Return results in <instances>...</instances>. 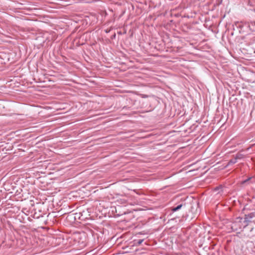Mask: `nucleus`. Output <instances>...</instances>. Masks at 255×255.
I'll return each mask as SVG.
<instances>
[{
	"label": "nucleus",
	"mask_w": 255,
	"mask_h": 255,
	"mask_svg": "<svg viewBox=\"0 0 255 255\" xmlns=\"http://www.w3.org/2000/svg\"><path fill=\"white\" fill-rule=\"evenodd\" d=\"M249 29L252 32H255V23L250 25L242 22H236L232 25V30L236 32H246Z\"/></svg>",
	"instance_id": "f257e3e1"
},
{
	"label": "nucleus",
	"mask_w": 255,
	"mask_h": 255,
	"mask_svg": "<svg viewBox=\"0 0 255 255\" xmlns=\"http://www.w3.org/2000/svg\"><path fill=\"white\" fill-rule=\"evenodd\" d=\"M243 219L242 218H237L234 223H233L231 228L234 231H237L239 229L242 228V222Z\"/></svg>",
	"instance_id": "f03ea898"
},
{
	"label": "nucleus",
	"mask_w": 255,
	"mask_h": 255,
	"mask_svg": "<svg viewBox=\"0 0 255 255\" xmlns=\"http://www.w3.org/2000/svg\"><path fill=\"white\" fill-rule=\"evenodd\" d=\"M254 217H255V212H252L247 215H245L244 220L243 221L245 223V225L243 226L244 228L248 225V223L251 222L250 219Z\"/></svg>",
	"instance_id": "7ed1b4c3"
},
{
	"label": "nucleus",
	"mask_w": 255,
	"mask_h": 255,
	"mask_svg": "<svg viewBox=\"0 0 255 255\" xmlns=\"http://www.w3.org/2000/svg\"><path fill=\"white\" fill-rule=\"evenodd\" d=\"M182 206H183V204H180L175 207H172L171 208V210L172 212H176V211H178L179 210H180L182 208Z\"/></svg>",
	"instance_id": "20e7f679"
},
{
	"label": "nucleus",
	"mask_w": 255,
	"mask_h": 255,
	"mask_svg": "<svg viewBox=\"0 0 255 255\" xmlns=\"http://www.w3.org/2000/svg\"><path fill=\"white\" fill-rule=\"evenodd\" d=\"M244 155L243 154L239 152L236 154L235 158L237 160L238 159H242V158H244Z\"/></svg>",
	"instance_id": "39448f33"
},
{
	"label": "nucleus",
	"mask_w": 255,
	"mask_h": 255,
	"mask_svg": "<svg viewBox=\"0 0 255 255\" xmlns=\"http://www.w3.org/2000/svg\"><path fill=\"white\" fill-rule=\"evenodd\" d=\"M237 160L235 158L230 160L228 162V165H231L236 163L237 161Z\"/></svg>",
	"instance_id": "423d86ee"
},
{
	"label": "nucleus",
	"mask_w": 255,
	"mask_h": 255,
	"mask_svg": "<svg viewBox=\"0 0 255 255\" xmlns=\"http://www.w3.org/2000/svg\"><path fill=\"white\" fill-rule=\"evenodd\" d=\"M143 240H139L137 241V244L138 245H140L143 242Z\"/></svg>",
	"instance_id": "0eeeda50"
},
{
	"label": "nucleus",
	"mask_w": 255,
	"mask_h": 255,
	"mask_svg": "<svg viewBox=\"0 0 255 255\" xmlns=\"http://www.w3.org/2000/svg\"><path fill=\"white\" fill-rule=\"evenodd\" d=\"M251 178H249L247 180H245L244 181H242V184H244L246 182H247L248 181H249Z\"/></svg>",
	"instance_id": "6e6552de"
},
{
	"label": "nucleus",
	"mask_w": 255,
	"mask_h": 255,
	"mask_svg": "<svg viewBox=\"0 0 255 255\" xmlns=\"http://www.w3.org/2000/svg\"><path fill=\"white\" fill-rule=\"evenodd\" d=\"M115 36H116V33H114V34H113V36H112V38H113V37L115 38Z\"/></svg>",
	"instance_id": "1a4fd4ad"
}]
</instances>
